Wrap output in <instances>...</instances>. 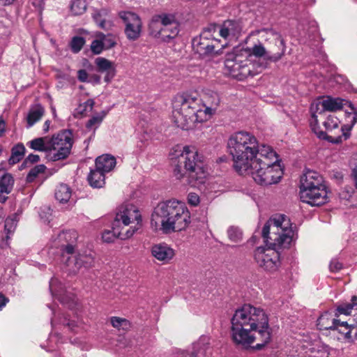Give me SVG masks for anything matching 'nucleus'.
<instances>
[{
	"label": "nucleus",
	"instance_id": "aec40b11",
	"mask_svg": "<svg viewBox=\"0 0 357 357\" xmlns=\"http://www.w3.org/2000/svg\"><path fill=\"white\" fill-rule=\"evenodd\" d=\"M337 328L333 331H337L340 333L344 335V337L349 342H353L357 340V321L353 324H348L347 321H340L337 323Z\"/></svg>",
	"mask_w": 357,
	"mask_h": 357
},
{
	"label": "nucleus",
	"instance_id": "1a4fd4ad",
	"mask_svg": "<svg viewBox=\"0 0 357 357\" xmlns=\"http://www.w3.org/2000/svg\"><path fill=\"white\" fill-rule=\"evenodd\" d=\"M300 198L312 206H320L328 200L323 177L317 172L307 170L301 178Z\"/></svg>",
	"mask_w": 357,
	"mask_h": 357
},
{
	"label": "nucleus",
	"instance_id": "c9c22d12",
	"mask_svg": "<svg viewBox=\"0 0 357 357\" xmlns=\"http://www.w3.org/2000/svg\"><path fill=\"white\" fill-rule=\"evenodd\" d=\"M96 37L102 40L105 50H109L116 45L115 36L112 33L105 34L102 32H97Z\"/></svg>",
	"mask_w": 357,
	"mask_h": 357
},
{
	"label": "nucleus",
	"instance_id": "bb28decb",
	"mask_svg": "<svg viewBox=\"0 0 357 357\" xmlns=\"http://www.w3.org/2000/svg\"><path fill=\"white\" fill-rule=\"evenodd\" d=\"M44 113L45 109L41 105L37 104L32 106L26 116V128H29L32 127L36 122L40 120Z\"/></svg>",
	"mask_w": 357,
	"mask_h": 357
},
{
	"label": "nucleus",
	"instance_id": "a19ab883",
	"mask_svg": "<svg viewBox=\"0 0 357 357\" xmlns=\"http://www.w3.org/2000/svg\"><path fill=\"white\" fill-rule=\"evenodd\" d=\"M85 39L82 36H74L70 41V47L73 53H78L84 45L85 44Z\"/></svg>",
	"mask_w": 357,
	"mask_h": 357
},
{
	"label": "nucleus",
	"instance_id": "ea45409f",
	"mask_svg": "<svg viewBox=\"0 0 357 357\" xmlns=\"http://www.w3.org/2000/svg\"><path fill=\"white\" fill-rule=\"evenodd\" d=\"M227 236L229 240L234 243H238L243 239V233L241 230L234 226H231L227 229Z\"/></svg>",
	"mask_w": 357,
	"mask_h": 357
},
{
	"label": "nucleus",
	"instance_id": "7c9ffc66",
	"mask_svg": "<svg viewBox=\"0 0 357 357\" xmlns=\"http://www.w3.org/2000/svg\"><path fill=\"white\" fill-rule=\"evenodd\" d=\"M324 103L322 98H319L311 103L310 111L312 119V123L318 124L317 114H321L326 111V109L323 106Z\"/></svg>",
	"mask_w": 357,
	"mask_h": 357
},
{
	"label": "nucleus",
	"instance_id": "f3484780",
	"mask_svg": "<svg viewBox=\"0 0 357 357\" xmlns=\"http://www.w3.org/2000/svg\"><path fill=\"white\" fill-rule=\"evenodd\" d=\"M65 263L73 273L78 272L81 268L89 269L94 266V259L91 255H79L67 257Z\"/></svg>",
	"mask_w": 357,
	"mask_h": 357
},
{
	"label": "nucleus",
	"instance_id": "f257e3e1",
	"mask_svg": "<svg viewBox=\"0 0 357 357\" xmlns=\"http://www.w3.org/2000/svg\"><path fill=\"white\" fill-rule=\"evenodd\" d=\"M231 335L237 345L248 348L255 342V349L261 350L271 340L272 329L265 311L250 304L236 310L231 319Z\"/></svg>",
	"mask_w": 357,
	"mask_h": 357
},
{
	"label": "nucleus",
	"instance_id": "bf43d9fd",
	"mask_svg": "<svg viewBox=\"0 0 357 357\" xmlns=\"http://www.w3.org/2000/svg\"><path fill=\"white\" fill-rule=\"evenodd\" d=\"M86 103L92 108L94 105V101L93 100H89Z\"/></svg>",
	"mask_w": 357,
	"mask_h": 357
},
{
	"label": "nucleus",
	"instance_id": "58836bf2",
	"mask_svg": "<svg viewBox=\"0 0 357 357\" xmlns=\"http://www.w3.org/2000/svg\"><path fill=\"white\" fill-rule=\"evenodd\" d=\"M86 9V3L85 0H72L70 4V10L75 15H82Z\"/></svg>",
	"mask_w": 357,
	"mask_h": 357
},
{
	"label": "nucleus",
	"instance_id": "5fc2aeb1",
	"mask_svg": "<svg viewBox=\"0 0 357 357\" xmlns=\"http://www.w3.org/2000/svg\"><path fill=\"white\" fill-rule=\"evenodd\" d=\"M6 130V122L2 116H0V135H2Z\"/></svg>",
	"mask_w": 357,
	"mask_h": 357
},
{
	"label": "nucleus",
	"instance_id": "6e6552de",
	"mask_svg": "<svg viewBox=\"0 0 357 357\" xmlns=\"http://www.w3.org/2000/svg\"><path fill=\"white\" fill-rule=\"evenodd\" d=\"M141 215L132 204L122 205L112 223V230H105L102 234L104 242L112 243L116 238L124 240L131 237L139 229Z\"/></svg>",
	"mask_w": 357,
	"mask_h": 357
},
{
	"label": "nucleus",
	"instance_id": "4c0bfd02",
	"mask_svg": "<svg viewBox=\"0 0 357 357\" xmlns=\"http://www.w3.org/2000/svg\"><path fill=\"white\" fill-rule=\"evenodd\" d=\"M211 26H215L216 27V33H219L222 38H227L231 31H232V27L234 26V22L231 20L225 21L222 25L211 24Z\"/></svg>",
	"mask_w": 357,
	"mask_h": 357
},
{
	"label": "nucleus",
	"instance_id": "0eeeda50",
	"mask_svg": "<svg viewBox=\"0 0 357 357\" xmlns=\"http://www.w3.org/2000/svg\"><path fill=\"white\" fill-rule=\"evenodd\" d=\"M259 158L252 162L245 174L251 176L254 181L261 185H269L278 183L283 174L278 163L276 153L271 149H264L258 155Z\"/></svg>",
	"mask_w": 357,
	"mask_h": 357
},
{
	"label": "nucleus",
	"instance_id": "b1692460",
	"mask_svg": "<svg viewBox=\"0 0 357 357\" xmlns=\"http://www.w3.org/2000/svg\"><path fill=\"white\" fill-rule=\"evenodd\" d=\"M169 15L160 14L155 15L152 17L149 24V31L151 36L159 38L161 34L162 26L167 20Z\"/></svg>",
	"mask_w": 357,
	"mask_h": 357
},
{
	"label": "nucleus",
	"instance_id": "4d7b16f0",
	"mask_svg": "<svg viewBox=\"0 0 357 357\" xmlns=\"http://www.w3.org/2000/svg\"><path fill=\"white\" fill-rule=\"evenodd\" d=\"M50 121L47 120L43 124V130L45 133L47 132L50 130Z\"/></svg>",
	"mask_w": 357,
	"mask_h": 357
},
{
	"label": "nucleus",
	"instance_id": "ddd939ff",
	"mask_svg": "<svg viewBox=\"0 0 357 357\" xmlns=\"http://www.w3.org/2000/svg\"><path fill=\"white\" fill-rule=\"evenodd\" d=\"M73 144L71 130H62L50 139V152L47 159L50 161H58L67 158L70 154Z\"/></svg>",
	"mask_w": 357,
	"mask_h": 357
},
{
	"label": "nucleus",
	"instance_id": "37998d69",
	"mask_svg": "<svg viewBox=\"0 0 357 357\" xmlns=\"http://www.w3.org/2000/svg\"><path fill=\"white\" fill-rule=\"evenodd\" d=\"M107 115V112L105 111L101 112L93 116L86 123L87 128H92L93 126L98 127L102 121L103 119Z\"/></svg>",
	"mask_w": 357,
	"mask_h": 357
},
{
	"label": "nucleus",
	"instance_id": "603ef678",
	"mask_svg": "<svg viewBox=\"0 0 357 357\" xmlns=\"http://www.w3.org/2000/svg\"><path fill=\"white\" fill-rule=\"evenodd\" d=\"M88 82L93 84H99L100 82V77L98 75H92L89 77Z\"/></svg>",
	"mask_w": 357,
	"mask_h": 357
},
{
	"label": "nucleus",
	"instance_id": "de8ad7c7",
	"mask_svg": "<svg viewBox=\"0 0 357 357\" xmlns=\"http://www.w3.org/2000/svg\"><path fill=\"white\" fill-rule=\"evenodd\" d=\"M40 160V157L38 155L29 154L21 165V168H24L27 165H31L33 163L38 162Z\"/></svg>",
	"mask_w": 357,
	"mask_h": 357
},
{
	"label": "nucleus",
	"instance_id": "a211bd4d",
	"mask_svg": "<svg viewBox=\"0 0 357 357\" xmlns=\"http://www.w3.org/2000/svg\"><path fill=\"white\" fill-rule=\"evenodd\" d=\"M97 71L105 73V82H109L116 75V65L114 62L104 58L98 57L95 60Z\"/></svg>",
	"mask_w": 357,
	"mask_h": 357
},
{
	"label": "nucleus",
	"instance_id": "412c9836",
	"mask_svg": "<svg viewBox=\"0 0 357 357\" xmlns=\"http://www.w3.org/2000/svg\"><path fill=\"white\" fill-rule=\"evenodd\" d=\"M151 254L158 260L167 263L174 257V251L167 244L160 243L151 248Z\"/></svg>",
	"mask_w": 357,
	"mask_h": 357
},
{
	"label": "nucleus",
	"instance_id": "f704fd0d",
	"mask_svg": "<svg viewBox=\"0 0 357 357\" xmlns=\"http://www.w3.org/2000/svg\"><path fill=\"white\" fill-rule=\"evenodd\" d=\"M26 149L23 144L18 143L11 149L8 163L11 165L18 163L24 157Z\"/></svg>",
	"mask_w": 357,
	"mask_h": 357
},
{
	"label": "nucleus",
	"instance_id": "f03ea898",
	"mask_svg": "<svg viewBox=\"0 0 357 357\" xmlns=\"http://www.w3.org/2000/svg\"><path fill=\"white\" fill-rule=\"evenodd\" d=\"M261 235L264 243L269 247H258L255 251V260L264 271L274 273L280 266V255L276 249L288 248L293 241L294 231L289 219L284 215H279L266 222Z\"/></svg>",
	"mask_w": 357,
	"mask_h": 357
},
{
	"label": "nucleus",
	"instance_id": "39448f33",
	"mask_svg": "<svg viewBox=\"0 0 357 357\" xmlns=\"http://www.w3.org/2000/svg\"><path fill=\"white\" fill-rule=\"evenodd\" d=\"M227 149L232 155L234 167L239 174H245L248 167L257 159L264 149H271L264 144L259 145L257 138L251 133L240 131L231 135L227 142Z\"/></svg>",
	"mask_w": 357,
	"mask_h": 357
},
{
	"label": "nucleus",
	"instance_id": "9d476101",
	"mask_svg": "<svg viewBox=\"0 0 357 357\" xmlns=\"http://www.w3.org/2000/svg\"><path fill=\"white\" fill-rule=\"evenodd\" d=\"M216 27L208 26L200 33L199 38L192 40V47L200 57L213 56L222 54L224 45L215 38Z\"/></svg>",
	"mask_w": 357,
	"mask_h": 357
},
{
	"label": "nucleus",
	"instance_id": "79ce46f5",
	"mask_svg": "<svg viewBox=\"0 0 357 357\" xmlns=\"http://www.w3.org/2000/svg\"><path fill=\"white\" fill-rule=\"evenodd\" d=\"M111 324L113 327L119 330L126 331L130 327V323L127 319L117 317H112L111 318Z\"/></svg>",
	"mask_w": 357,
	"mask_h": 357
},
{
	"label": "nucleus",
	"instance_id": "13d9d810",
	"mask_svg": "<svg viewBox=\"0 0 357 357\" xmlns=\"http://www.w3.org/2000/svg\"><path fill=\"white\" fill-rule=\"evenodd\" d=\"M14 0H0V3L2 5H9L13 2Z\"/></svg>",
	"mask_w": 357,
	"mask_h": 357
},
{
	"label": "nucleus",
	"instance_id": "dca6fc26",
	"mask_svg": "<svg viewBox=\"0 0 357 357\" xmlns=\"http://www.w3.org/2000/svg\"><path fill=\"white\" fill-rule=\"evenodd\" d=\"M77 239V234L75 231H62L54 239L53 244L55 248L59 249L64 259L66 254H73Z\"/></svg>",
	"mask_w": 357,
	"mask_h": 357
},
{
	"label": "nucleus",
	"instance_id": "2f4dec72",
	"mask_svg": "<svg viewBox=\"0 0 357 357\" xmlns=\"http://www.w3.org/2000/svg\"><path fill=\"white\" fill-rule=\"evenodd\" d=\"M323 100L324 102L323 106L326 109V111L331 112L342 109L344 106V102H345L342 98L330 96L323 98Z\"/></svg>",
	"mask_w": 357,
	"mask_h": 357
},
{
	"label": "nucleus",
	"instance_id": "a878e982",
	"mask_svg": "<svg viewBox=\"0 0 357 357\" xmlns=\"http://www.w3.org/2000/svg\"><path fill=\"white\" fill-rule=\"evenodd\" d=\"M115 165V158L108 154L100 155L96 160V167L102 170L105 173L111 171Z\"/></svg>",
	"mask_w": 357,
	"mask_h": 357
},
{
	"label": "nucleus",
	"instance_id": "5701e85b",
	"mask_svg": "<svg viewBox=\"0 0 357 357\" xmlns=\"http://www.w3.org/2000/svg\"><path fill=\"white\" fill-rule=\"evenodd\" d=\"M14 185V179L11 174L0 172V202L7 200L6 195L11 192Z\"/></svg>",
	"mask_w": 357,
	"mask_h": 357
},
{
	"label": "nucleus",
	"instance_id": "4468645a",
	"mask_svg": "<svg viewBox=\"0 0 357 357\" xmlns=\"http://www.w3.org/2000/svg\"><path fill=\"white\" fill-rule=\"evenodd\" d=\"M238 50L228 53L225 61L226 73L232 77L243 80L248 76H252L251 63L247 59H243V53L238 54Z\"/></svg>",
	"mask_w": 357,
	"mask_h": 357
},
{
	"label": "nucleus",
	"instance_id": "c85d7f7f",
	"mask_svg": "<svg viewBox=\"0 0 357 357\" xmlns=\"http://www.w3.org/2000/svg\"><path fill=\"white\" fill-rule=\"evenodd\" d=\"M88 181L91 186L101 188L105 184V172L96 167L95 169L91 170Z\"/></svg>",
	"mask_w": 357,
	"mask_h": 357
},
{
	"label": "nucleus",
	"instance_id": "680f3d73",
	"mask_svg": "<svg viewBox=\"0 0 357 357\" xmlns=\"http://www.w3.org/2000/svg\"><path fill=\"white\" fill-rule=\"evenodd\" d=\"M66 324L68 325L69 327H71V326H74V324L73 323H70V322H68Z\"/></svg>",
	"mask_w": 357,
	"mask_h": 357
},
{
	"label": "nucleus",
	"instance_id": "473e14b6",
	"mask_svg": "<svg viewBox=\"0 0 357 357\" xmlns=\"http://www.w3.org/2000/svg\"><path fill=\"white\" fill-rule=\"evenodd\" d=\"M72 195L70 188L64 183L59 185L55 190V198L60 203H67Z\"/></svg>",
	"mask_w": 357,
	"mask_h": 357
},
{
	"label": "nucleus",
	"instance_id": "6e6d98bb",
	"mask_svg": "<svg viewBox=\"0 0 357 357\" xmlns=\"http://www.w3.org/2000/svg\"><path fill=\"white\" fill-rule=\"evenodd\" d=\"M356 164L355 167L353 170L354 176V181H355V185L357 188V155H356Z\"/></svg>",
	"mask_w": 357,
	"mask_h": 357
},
{
	"label": "nucleus",
	"instance_id": "864d4df0",
	"mask_svg": "<svg viewBox=\"0 0 357 357\" xmlns=\"http://www.w3.org/2000/svg\"><path fill=\"white\" fill-rule=\"evenodd\" d=\"M8 298L0 293V310H1L8 302Z\"/></svg>",
	"mask_w": 357,
	"mask_h": 357
},
{
	"label": "nucleus",
	"instance_id": "8fccbe9b",
	"mask_svg": "<svg viewBox=\"0 0 357 357\" xmlns=\"http://www.w3.org/2000/svg\"><path fill=\"white\" fill-rule=\"evenodd\" d=\"M342 268V264L340 263L337 259H333L331 260L329 269L331 272H337Z\"/></svg>",
	"mask_w": 357,
	"mask_h": 357
},
{
	"label": "nucleus",
	"instance_id": "4be33fe9",
	"mask_svg": "<svg viewBox=\"0 0 357 357\" xmlns=\"http://www.w3.org/2000/svg\"><path fill=\"white\" fill-rule=\"evenodd\" d=\"M211 337L207 335L201 336L192 344V351L197 357H208L211 355Z\"/></svg>",
	"mask_w": 357,
	"mask_h": 357
},
{
	"label": "nucleus",
	"instance_id": "a18cd8bd",
	"mask_svg": "<svg viewBox=\"0 0 357 357\" xmlns=\"http://www.w3.org/2000/svg\"><path fill=\"white\" fill-rule=\"evenodd\" d=\"M57 283V280L56 278H52L50 282V289L52 292V295L58 297V298L62 303H66V300L65 298L64 295L62 294L61 288L60 289H57L55 288V284Z\"/></svg>",
	"mask_w": 357,
	"mask_h": 357
},
{
	"label": "nucleus",
	"instance_id": "3c124183",
	"mask_svg": "<svg viewBox=\"0 0 357 357\" xmlns=\"http://www.w3.org/2000/svg\"><path fill=\"white\" fill-rule=\"evenodd\" d=\"M89 74L84 69H81L77 71V78L82 82H88Z\"/></svg>",
	"mask_w": 357,
	"mask_h": 357
},
{
	"label": "nucleus",
	"instance_id": "49530a36",
	"mask_svg": "<svg viewBox=\"0 0 357 357\" xmlns=\"http://www.w3.org/2000/svg\"><path fill=\"white\" fill-rule=\"evenodd\" d=\"M105 50L102 40L98 38L93 40L91 44V50L94 54H100Z\"/></svg>",
	"mask_w": 357,
	"mask_h": 357
},
{
	"label": "nucleus",
	"instance_id": "f8f14e48",
	"mask_svg": "<svg viewBox=\"0 0 357 357\" xmlns=\"http://www.w3.org/2000/svg\"><path fill=\"white\" fill-rule=\"evenodd\" d=\"M351 110L354 111L351 126L344 125L340 128V121L339 119L334 115H329L323 123L328 132L324 131L317 132L318 137L326 139L333 144H339L347 140L350 137V130L352 126L357 121V112L355 111L354 107L351 106Z\"/></svg>",
	"mask_w": 357,
	"mask_h": 357
},
{
	"label": "nucleus",
	"instance_id": "052dcab7",
	"mask_svg": "<svg viewBox=\"0 0 357 357\" xmlns=\"http://www.w3.org/2000/svg\"><path fill=\"white\" fill-rule=\"evenodd\" d=\"M3 217V211L1 207H0V220H1Z\"/></svg>",
	"mask_w": 357,
	"mask_h": 357
},
{
	"label": "nucleus",
	"instance_id": "9b49d317",
	"mask_svg": "<svg viewBox=\"0 0 357 357\" xmlns=\"http://www.w3.org/2000/svg\"><path fill=\"white\" fill-rule=\"evenodd\" d=\"M266 34L269 36L266 40H270L273 45L267 50L262 44H256L251 48L250 53L244 50L246 54L245 58L247 55H253L256 57H264L266 61L273 63L282 58L286 51L284 39L279 33L273 31H267Z\"/></svg>",
	"mask_w": 357,
	"mask_h": 357
},
{
	"label": "nucleus",
	"instance_id": "423d86ee",
	"mask_svg": "<svg viewBox=\"0 0 357 357\" xmlns=\"http://www.w3.org/2000/svg\"><path fill=\"white\" fill-rule=\"evenodd\" d=\"M202 158L195 148L185 146L174 169V176L178 180L185 178V184L199 188L205 183L207 175L203 167Z\"/></svg>",
	"mask_w": 357,
	"mask_h": 357
},
{
	"label": "nucleus",
	"instance_id": "cd10ccee",
	"mask_svg": "<svg viewBox=\"0 0 357 357\" xmlns=\"http://www.w3.org/2000/svg\"><path fill=\"white\" fill-rule=\"evenodd\" d=\"M50 139L47 137H38L29 142L27 145L33 150L45 152L47 155L50 152Z\"/></svg>",
	"mask_w": 357,
	"mask_h": 357
},
{
	"label": "nucleus",
	"instance_id": "6ab92c4d",
	"mask_svg": "<svg viewBox=\"0 0 357 357\" xmlns=\"http://www.w3.org/2000/svg\"><path fill=\"white\" fill-rule=\"evenodd\" d=\"M162 26L159 38L164 42H169L171 39L174 38L179 32L178 24L174 16L172 15H169L167 20Z\"/></svg>",
	"mask_w": 357,
	"mask_h": 357
},
{
	"label": "nucleus",
	"instance_id": "2eb2a0df",
	"mask_svg": "<svg viewBox=\"0 0 357 357\" xmlns=\"http://www.w3.org/2000/svg\"><path fill=\"white\" fill-rule=\"evenodd\" d=\"M119 17L125 24L124 33L128 40H137L142 31L141 17L137 13L130 11H120Z\"/></svg>",
	"mask_w": 357,
	"mask_h": 357
},
{
	"label": "nucleus",
	"instance_id": "09e8293b",
	"mask_svg": "<svg viewBox=\"0 0 357 357\" xmlns=\"http://www.w3.org/2000/svg\"><path fill=\"white\" fill-rule=\"evenodd\" d=\"M188 204L193 206H197L199 204V197L195 192H190L188 195Z\"/></svg>",
	"mask_w": 357,
	"mask_h": 357
},
{
	"label": "nucleus",
	"instance_id": "20e7f679",
	"mask_svg": "<svg viewBox=\"0 0 357 357\" xmlns=\"http://www.w3.org/2000/svg\"><path fill=\"white\" fill-rule=\"evenodd\" d=\"M190 222V212L185 204L175 199L159 203L151 215L152 227L164 234L183 230Z\"/></svg>",
	"mask_w": 357,
	"mask_h": 357
},
{
	"label": "nucleus",
	"instance_id": "c756f323",
	"mask_svg": "<svg viewBox=\"0 0 357 357\" xmlns=\"http://www.w3.org/2000/svg\"><path fill=\"white\" fill-rule=\"evenodd\" d=\"M109 10L106 8L100 9H93L92 13V17L98 26L105 30H109L107 27V22L105 17L108 15Z\"/></svg>",
	"mask_w": 357,
	"mask_h": 357
},
{
	"label": "nucleus",
	"instance_id": "c03bdc74",
	"mask_svg": "<svg viewBox=\"0 0 357 357\" xmlns=\"http://www.w3.org/2000/svg\"><path fill=\"white\" fill-rule=\"evenodd\" d=\"M46 167L44 165H38L33 167L26 176V181L31 183L40 173L45 172Z\"/></svg>",
	"mask_w": 357,
	"mask_h": 357
},
{
	"label": "nucleus",
	"instance_id": "7ed1b4c3",
	"mask_svg": "<svg viewBox=\"0 0 357 357\" xmlns=\"http://www.w3.org/2000/svg\"><path fill=\"white\" fill-rule=\"evenodd\" d=\"M220 102V96L214 91L206 93L203 100L197 92L178 94L172 102L174 123L178 128L188 130L195 123L207 121Z\"/></svg>",
	"mask_w": 357,
	"mask_h": 357
},
{
	"label": "nucleus",
	"instance_id": "e433bc0d",
	"mask_svg": "<svg viewBox=\"0 0 357 357\" xmlns=\"http://www.w3.org/2000/svg\"><path fill=\"white\" fill-rule=\"evenodd\" d=\"M357 307V296H353L350 303H342L337 307V311L339 314H349L351 310Z\"/></svg>",
	"mask_w": 357,
	"mask_h": 357
},
{
	"label": "nucleus",
	"instance_id": "e2e57ef3",
	"mask_svg": "<svg viewBox=\"0 0 357 357\" xmlns=\"http://www.w3.org/2000/svg\"><path fill=\"white\" fill-rule=\"evenodd\" d=\"M53 114L54 116H56V110L54 109H53Z\"/></svg>",
	"mask_w": 357,
	"mask_h": 357
},
{
	"label": "nucleus",
	"instance_id": "72a5a7b5",
	"mask_svg": "<svg viewBox=\"0 0 357 357\" xmlns=\"http://www.w3.org/2000/svg\"><path fill=\"white\" fill-rule=\"evenodd\" d=\"M19 215H20L17 213H15L6 219L4 231L6 234V240H8L10 238V236L15 232L20 219Z\"/></svg>",
	"mask_w": 357,
	"mask_h": 357
},
{
	"label": "nucleus",
	"instance_id": "393cba45",
	"mask_svg": "<svg viewBox=\"0 0 357 357\" xmlns=\"http://www.w3.org/2000/svg\"><path fill=\"white\" fill-rule=\"evenodd\" d=\"M339 320L333 318L331 313L324 312L317 319V327L319 330H332L337 328V323Z\"/></svg>",
	"mask_w": 357,
	"mask_h": 357
}]
</instances>
